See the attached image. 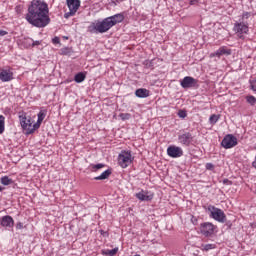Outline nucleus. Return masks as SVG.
<instances>
[{"label":"nucleus","instance_id":"f257e3e1","mask_svg":"<svg viewBox=\"0 0 256 256\" xmlns=\"http://www.w3.org/2000/svg\"><path fill=\"white\" fill-rule=\"evenodd\" d=\"M26 21L33 27L43 28L51 23L49 6L41 0H32L26 14Z\"/></svg>","mask_w":256,"mask_h":256},{"label":"nucleus","instance_id":"f03ea898","mask_svg":"<svg viewBox=\"0 0 256 256\" xmlns=\"http://www.w3.org/2000/svg\"><path fill=\"white\" fill-rule=\"evenodd\" d=\"M113 27V23L109 19V17L103 19L102 21L92 22L88 26V32L89 33H107L109 29Z\"/></svg>","mask_w":256,"mask_h":256},{"label":"nucleus","instance_id":"7ed1b4c3","mask_svg":"<svg viewBox=\"0 0 256 256\" xmlns=\"http://www.w3.org/2000/svg\"><path fill=\"white\" fill-rule=\"evenodd\" d=\"M19 121L22 129L26 131V135H31L32 133H35L38 128H35V124H33V119L31 116L27 115L25 112L19 113Z\"/></svg>","mask_w":256,"mask_h":256},{"label":"nucleus","instance_id":"20e7f679","mask_svg":"<svg viewBox=\"0 0 256 256\" xmlns=\"http://www.w3.org/2000/svg\"><path fill=\"white\" fill-rule=\"evenodd\" d=\"M69 12L64 14L65 19H69V17H73L77 11H79V7H81V0H67Z\"/></svg>","mask_w":256,"mask_h":256},{"label":"nucleus","instance_id":"39448f33","mask_svg":"<svg viewBox=\"0 0 256 256\" xmlns=\"http://www.w3.org/2000/svg\"><path fill=\"white\" fill-rule=\"evenodd\" d=\"M118 163L122 167V169H126L129 167L131 163H133V158L131 157V152L122 151L118 156Z\"/></svg>","mask_w":256,"mask_h":256},{"label":"nucleus","instance_id":"423d86ee","mask_svg":"<svg viewBox=\"0 0 256 256\" xmlns=\"http://www.w3.org/2000/svg\"><path fill=\"white\" fill-rule=\"evenodd\" d=\"M209 211H211L212 219L218 221V223H225V221H227V216L225 215V212H223V210L215 206H211L209 207Z\"/></svg>","mask_w":256,"mask_h":256},{"label":"nucleus","instance_id":"0eeeda50","mask_svg":"<svg viewBox=\"0 0 256 256\" xmlns=\"http://www.w3.org/2000/svg\"><path fill=\"white\" fill-rule=\"evenodd\" d=\"M233 31H235L239 39H243V37L249 33V24H245V22H236Z\"/></svg>","mask_w":256,"mask_h":256},{"label":"nucleus","instance_id":"6e6552de","mask_svg":"<svg viewBox=\"0 0 256 256\" xmlns=\"http://www.w3.org/2000/svg\"><path fill=\"white\" fill-rule=\"evenodd\" d=\"M221 145L224 149H233L237 145V137L233 134H228L223 138Z\"/></svg>","mask_w":256,"mask_h":256},{"label":"nucleus","instance_id":"1a4fd4ad","mask_svg":"<svg viewBox=\"0 0 256 256\" xmlns=\"http://www.w3.org/2000/svg\"><path fill=\"white\" fill-rule=\"evenodd\" d=\"M200 232L204 235V237H211L215 233V225L211 222H205L200 226Z\"/></svg>","mask_w":256,"mask_h":256},{"label":"nucleus","instance_id":"9d476101","mask_svg":"<svg viewBox=\"0 0 256 256\" xmlns=\"http://www.w3.org/2000/svg\"><path fill=\"white\" fill-rule=\"evenodd\" d=\"M197 83H199L198 79H195L191 76H186L180 82V85L183 89H191L192 87H197Z\"/></svg>","mask_w":256,"mask_h":256},{"label":"nucleus","instance_id":"9b49d317","mask_svg":"<svg viewBox=\"0 0 256 256\" xmlns=\"http://www.w3.org/2000/svg\"><path fill=\"white\" fill-rule=\"evenodd\" d=\"M178 142L184 147H189L193 143V134L191 132H185L178 136Z\"/></svg>","mask_w":256,"mask_h":256},{"label":"nucleus","instance_id":"f8f14e48","mask_svg":"<svg viewBox=\"0 0 256 256\" xmlns=\"http://www.w3.org/2000/svg\"><path fill=\"white\" fill-rule=\"evenodd\" d=\"M167 155L168 157H172V159L183 157V149L175 145L169 146L167 148Z\"/></svg>","mask_w":256,"mask_h":256},{"label":"nucleus","instance_id":"ddd939ff","mask_svg":"<svg viewBox=\"0 0 256 256\" xmlns=\"http://www.w3.org/2000/svg\"><path fill=\"white\" fill-rule=\"evenodd\" d=\"M0 80H2L3 83L13 81V72L11 69H2L0 71Z\"/></svg>","mask_w":256,"mask_h":256},{"label":"nucleus","instance_id":"4468645a","mask_svg":"<svg viewBox=\"0 0 256 256\" xmlns=\"http://www.w3.org/2000/svg\"><path fill=\"white\" fill-rule=\"evenodd\" d=\"M136 198L139 199V201H151L153 199V194L149 191L141 190L136 193Z\"/></svg>","mask_w":256,"mask_h":256},{"label":"nucleus","instance_id":"2eb2a0df","mask_svg":"<svg viewBox=\"0 0 256 256\" xmlns=\"http://www.w3.org/2000/svg\"><path fill=\"white\" fill-rule=\"evenodd\" d=\"M0 225L1 227H5V228L8 227L9 229H11V227L15 225V221L13 220V217L6 215L1 218Z\"/></svg>","mask_w":256,"mask_h":256},{"label":"nucleus","instance_id":"dca6fc26","mask_svg":"<svg viewBox=\"0 0 256 256\" xmlns=\"http://www.w3.org/2000/svg\"><path fill=\"white\" fill-rule=\"evenodd\" d=\"M108 19L113 23V27H115L117 23H123V21L125 20V16L123 14H116L108 17Z\"/></svg>","mask_w":256,"mask_h":256},{"label":"nucleus","instance_id":"f3484780","mask_svg":"<svg viewBox=\"0 0 256 256\" xmlns=\"http://www.w3.org/2000/svg\"><path fill=\"white\" fill-rule=\"evenodd\" d=\"M46 116H47V110H40V112L38 113V120L36 123H34V128L39 129V127H41V123H43V120L45 119Z\"/></svg>","mask_w":256,"mask_h":256},{"label":"nucleus","instance_id":"a211bd4d","mask_svg":"<svg viewBox=\"0 0 256 256\" xmlns=\"http://www.w3.org/2000/svg\"><path fill=\"white\" fill-rule=\"evenodd\" d=\"M136 97H139L140 99H145L149 97V90L145 88H139L135 91Z\"/></svg>","mask_w":256,"mask_h":256},{"label":"nucleus","instance_id":"6ab92c4d","mask_svg":"<svg viewBox=\"0 0 256 256\" xmlns=\"http://www.w3.org/2000/svg\"><path fill=\"white\" fill-rule=\"evenodd\" d=\"M212 55L213 57H221L222 55H231V50L225 49V47H221Z\"/></svg>","mask_w":256,"mask_h":256},{"label":"nucleus","instance_id":"aec40b11","mask_svg":"<svg viewBox=\"0 0 256 256\" xmlns=\"http://www.w3.org/2000/svg\"><path fill=\"white\" fill-rule=\"evenodd\" d=\"M111 169H107L104 171L101 175L96 176L94 178L95 181H104V179H109V176L111 175Z\"/></svg>","mask_w":256,"mask_h":256},{"label":"nucleus","instance_id":"412c9836","mask_svg":"<svg viewBox=\"0 0 256 256\" xmlns=\"http://www.w3.org/2000/svg\"><path fill=\"white\" fill-rule=\"evenodd\" d=\"M21 45L24 46L25 49H29V47H32L33 45V39L32 38H23L20 40Z\"/></svg>","mask_w":256,"mask_h":256},{"label":"nucleus","instance_id":"4be33fe9","mask_svg":"<svg viewBox=\"0 0 256 256\" xmlns=\"http://www.w3.org/2000/svg\"><path fill=\"white\" fill-rule=\"evenodd\" d=\"M0 181L1 184L5 186L13 185V179L9 178V176H3Z\"/></svg>","mask_w":256,"mask_h":256},{"label":"nucleus","instance_id":"5701e85b","mask_svg":"<svg viewBox=\"0 0 256 256\" xmlns=\"http://www.w3.org/2000/svg\"><path fill=\"white\" fill-rule=\"evenodd\" d=\"M118 251H119V248L116 247L112 250H103L102 253H103V255L115 256V255H117Z\"/></svg>","mask_w":256,"mask_h":256},{"label":"nucleus","instance_id":"b1692460","mask_svg":"<svg viewBox=\"0 0 256 256\" xmlns=\"http://www.w3.org/2000/svg\"><path fill=\"white\" fill-rule=\"evenodd\" d=\"M74 80L76 83H83V81H85V75L83 74V72H80L75 75Z\"/></svg>","mask_w":256,"mask_h":256},{"label":"nucleus","instance_id":"393cba45","mask_svg":"<svg viewBox=\"0 0 256 256\" xmlns=\"http://www.w3.org/2000/svg\"><path fill=\"white\" fill-rule=\"evenodd\" d=\"M217 245L215 244H202L201 250L202 251H211V249H216Z\"/></svg>","mask_w":256,"mask_h":256},{"label":"nucleus","instance_id":"a878e982","mask_svg":"<svg viewBox=\"0 0 256 256\" xmlns=\"http://www.w3.org/2000/svg\"><path fill=\"white\" fill-rule=\"evenodd\" d=\"M5 133V116L0 115V135Z\"/></svg>","mask_w":256,"mask_h":256},{"label":"nucleus","instance_id":"bb28decb","mask_svg":"<svg viewBox=\"0 0 256 256\" xmlns=\"http://www.w3.org/2000/svg\"><path fill=\"white\" fill-rule=\"evenodd\" d=\"M220 117V115L212 114L209 118V122L211 123V125H215V123L219 121Z\"/></svg>","mask_w":256,"mask_h":256},{"label":"nucleus","instance_id":"cd10ccee","mask_svg":"<svg viewBox=\"0 0 256 256\" xmlns=\"http://www.w3.org/2000/svg\"><path fill=\"white\" fill-rule=\"evenodd\" d=\"M119 117L122 121H129V119H131V114L121 113V114H119Z\"/></svg>","mask_w":256,"mask_h":256},{"label":"nucleus","instance_id":"c85d7f7f","mask_svg":"<svg viewBox=\"0 0 256 256\" xmlns=\"http://www.w3.org/2000/svg\"><path fill=\"white\" fill-rule=\"evenodd\" d=\"M61 55H69L70 53H73V50L69 47L61 48Z\"/></svg>","mask_w":256,"mask_h":256},{"label":"nucleus","instance_id":"c756f323","mask_svg":"<svg viewBox=\"0 0 256 256\" xmlns=\"http://www.w3.org/2000/svg\"><path fill=\"white\" fill-rule=\"evenodd\" d=\"M246 101H247V103H249V105H255L256 98H255V96H247Z\"/></svg>","mask_w":256,"mask_h":256},{"label":"nucleus","instance_id":"7c9ffc66","mask_svg":"<svg viewBox=\"0 0 256 256\" xmlns=\"http://www.w3.org/2000/svg\"><path fill=\"white\" fill-rule=\"evenodd\" d=\"M178 117H180L181 119H185V117H187V112L184 110H180L178 112Z\"/></svg>","mask_w":256,"mask_h":256},{"label":"nucleus","instance_id":"2f4dec72","mask_svg":"<svg viewBox=\"0 0 256 256\" xmlns=\"http://www.w3.org/2000/svg\"><path fill=\"white\" fill-rule=\"evenodd\" d=\"M206 169L207 171H213V169H215V165H213V163H207Z\"/></svg>","mask_w":256,"mask_h":256},{"label":"nucleus","instance_id":"473e14b6","mask_svg":"<svg viewBox=\"0 0 256 256\" xmlns=\"http://www.w3.org/2000/svg\"><path fill=\"white\" fill-rule=\"evenodd\" d=\"M251 17V13H249V12H244L243 14H242V23H243V20L244 19H249Z\"/></svg>","mask_w":256,"mask_h":256},{"label":"nucleus","instance_id":"72a5a7b5","mask_svg":"<svg viewBox=\"0 0 256 256\" xmlns=\"http://www.w3.org/2000/svg\"><path fill=\"white\" fill-rule=\"evenodd\" d=\"M103 167H105V164H96L92 166V169H96L97 171L99 169H103Z\"/></svg>","mask_w":256,"mask_h":256},{"label":"nucleus","instance_id":"f704fd0d","mask_svg":"<svg viewBox=\"0 0 256 256\" xmlns=\"http://www.w3.org/2000/svg\"><path fill=\"white\" fill-rule=\"evenodd\" d=\"M250 85H251L252 91H256V79L250 80Z\"/></svg>","mask_w":256,"mask_h":256},{"label":"nucleus","instance_id":"c9c22d12","mask_svg":"<svg viewBox=\"0 0 256 256\" xmlns=\"http://www.w3.org/2000/svg\"><path fill=\"white\" fill-rule=\"evenodd\" d=\"M52 43H54V45L59 44V43H60L59 37H54V38L52 39Z\"/></svg>","mask_w":256,"mask_h":256},{"label":"nucleus","instance_id":"e433bc0d","mask_svg":"<svg viewBox=\"0 0 256 256\" xmlns=\"http://www.w3.org/2000/svg\"><path fill=\"white\" fill-rule=\"evenodd\" d=\"M37 45H41V41L32 40V47H37Z\"/></svg>","mask_w":256,"mask_h":256},{"label":"nucleus","instance_id":"4c0bfd02","mask_svg":"<svg viewBox=\"0 0 256 256\" xmlns=\"http://www.w3.org/2000/svg\"><path fill=\"white\" fill-rule=\"evenodd\" d=\"M8 32L5 30H0V37H5V35H7Z\"/></svg>","mask_w":256,"mask_h":256},{"label":"nucleus","instance_id":"58836bf2","mask_svg":"<svg viewBox=\"0 0 256 256\" xmlns=\"http://www.w3.org/2000/svg\"><path fill=\"white\" fill-rule=\"evenodd\" d=\"M23 228V223L19 222L16 225V229H22Z\"/></svg>","mask_w":256,"mask_h":256},{"label":"nucleus","instance_id":"ea45409f","mask_svg":"<svg viewBox=\"0 0 256 256\" xmlns=\"http://www.w3.org/2000/svg\"><path fill=\"white\" fill-rule=\"evenodd\" d=\"M195 3H197V0H191L190 1V5H195Z\"/></svg>","mask_w":256,"mask_h":256},{"label":"nucleus","instance_id":"a19ab883","mask_svg":"<svg viewBox=\"0 0 256 256\" xmlns=\"http://www.w3.org/2000/svg\"><path fill=\"white\" fill-rule=\"evenodd\" d=\"M0 191H3V187L2 186H0Z\"/></svg>","mask_w":256,"mask_h":256},{"label":"nucleus","instance_id":"79ce46f5","mask_svg":"<svg viewBox=\"0 0 256 256\" xmlns=\"http://www.w3.org/2000/svg\"><path fill=\"white\" fill-rule=\"evenodd\" d=\"M226 181H229V180H224V183H226Z\"/></svg>","mask_w":256,"mask_h":256}]
</instances>
